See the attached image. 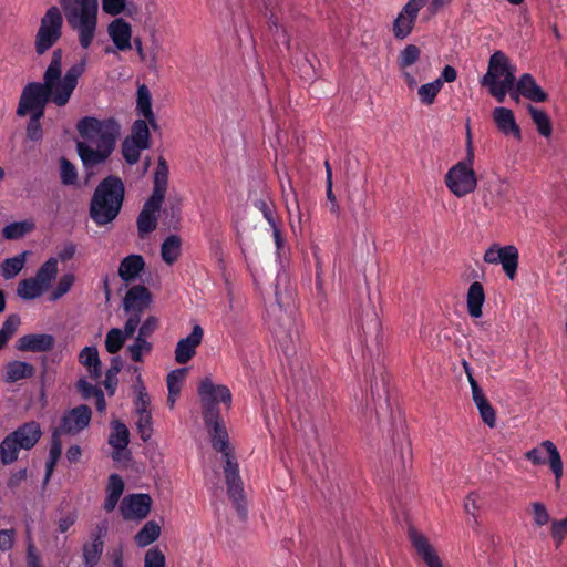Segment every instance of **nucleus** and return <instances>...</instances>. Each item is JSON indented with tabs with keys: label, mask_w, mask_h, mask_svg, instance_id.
<instances>
[{
	"label": "nucleus",
	"mask_w": 567,
	"mask_h": 567,
	"mask_svg": "<svg viewBox=\"0 0 567 567\" xmlns=\"http://www.w3.org/2000/svg\"><path fill=\"white\" fill-rule=\"evenodd\" d=\"M198 398L204 424L210 436L213 447L225 458L224 474L229 499L240 515L245 514V494L239 475L238 463L231 454L229 436L220 415L219 403L230 409L233 396L230 390L223 384H215L207 377L198 385Z\"/></svg>",
	"instance_id": "1"
},
{
	"label": "nucleus",
	"mask_w": 567,
	"mask_h": 567,
	"mask_svg": "<svg viewBox=\"0 0 567 567\" xmlns=\"http://www.w3.org/2000/svg\"><path fill=\"white\" fill-rule=\"evenodd\" d=\"M62 58L63 51L55 49L44 72L43 83L32 82L23 89L17 110L19 116H25L29 112L44 114L45 104L50 100L58 106L69 102L79 78L84 72L85 61L72 65L61 79Z\"/></svg>",
	"instance_id": "2"
},
{
	"label": "nucleus",
	"mask_w": 567,
	"mask_h": 567,
	"mask_svg": "<svg viewBox=\"0 0 567 567\" xmlns=\"http://www.w3.org/2000/svg\"><path fill=\"white\" fill-rule=\"evenodd\" d=\"M124 198V185L118 177L109 176L96 187L91 205L90 216L99 226L106 225L118 215Z\"/></svg>",
	"instance_id": "3"
},
{
	"label": "nucleus",
	"mask_w": 567,
	"mask_h": 567,
	"mask_svg": "<svg viewBox=\"0 0 567 567\" xmlns=\"http://www.w3.org/2000/svg\"><path fill=\"white\" fill-rule=\"evenodd\" d=\"M66 21L79 34V42L87 49L95 35L97 24V0H60Z\"/></svg>",
	"instance_id": "4"
},
{
	"label": "nucleus",
	"mask_w": 567,
	"mask_h": 567,
	"mask_svg": "<svg viewBox=\"0 0 567 567\" xmlns=\"http://www.w3.org/2000/svg\"><path fill=\"white\" fill-rule=\"evenodd\" d=\"M516 65L502 51L493 53L488 61L487 72L481 79V85L487 87L489 94L502 103L516 82Z\"/></svg>",
	"instance_id": "5"
},
{
	"label": "nucleus",
	"mask_w": 567,
	"mask_h": 567,
	"mask_svg": "<svg viewBox=\"0 0 567 567\" xmlns=\"http://www.w3.org/2000/svg\"><path fill=\"white\" fill-rule=\"evenodd\" d=\"M169 166L159 156L152 172V193L144 203V233L154 230L168 188Z\"/></svg>",
	"instance_id": "6"
},
{
	"label": "nucleus",
	"mask_w": 567,
	"mask_h": 567,
	"mask_svg": "<svg viewBox=\"0 0 567 567\" xmlns=\"http://www.w3.org/2000/svg\"><path fill=\"white\" fill-rule=\"evenodd\" d=\"M42 435L41 426L37 421H29L18 426L0 443V460L9 465L18 460L20 450H31Z\"/></svg>",
	"instance_id": "7"
},
{
	"label": "nucleus",
	"mask_w": 567,
	"mask_h": 567,
	"mask_svg": "<svg viewBox=\"0 0 567 567\" xmlns=\"http://www.w3.org/2000/svg\"><path fill=\"white\" fill-rule=\"evenodd\" d=\"M78 131L84 142L95 147H105L114 150L115 142L120 136L121 126L114 118L100 121L95 117L86 116L79 121Z\"/></svg>",
	"instance_id": "8"
},
{
	"label": "nucleus",
	"mask_w": 567,
	"mask_h": 567,
	"mask_svg": "<svg viewBox=\"0 0 567 567\" xmlns=\"http://www.w3.org/2000/svg\"><path fill=\"white\" fill-rule=\"evenodd\" d=\"M474 161L462 159L445 174V185L456 197H465L477 187V176L473 168Z\"/></svg>",
	"instance_id": "9"
},
{
	"label": "nucleus",
	"mask_w": 567,
	"mask_h": 567,
	"mask_svg": "<svg viewBox=\"0 0 567 567\" xmlns=\"http://www.w3.org/2000/svg\"><path fill=\"white\" fill-rule=\"evenodd\" d=\"M63 17L58 7H51L41 18L35 35V52L39 55L50 50L62 37Z\"/></svg>",
	"instance_id": "10"
},
{
	"label": "nucleus",
	"mask_w": 567,
	"mask_h": 567,
	"mask_svg": "<svg viewBox=\"0 0 567 567\" xmlns=\"http://www.w3.org/2000/svg\"><path fill=\"white\" fill-rule=\"evenodd\" d=\"M151 413L146 409V401L144 400V456L148 460L150 470L148 475L153 478L156 488L162 487L166 483L165 467L163 453L158 444L150 441L152 434Z\"/></svg>",
	"instance_id": "11"
},
{
	"label": "nucleus",
	"mask_w": 567,
	"mask_h": 567,
	"mask_svg": "<svg viewBox=\"0 0 567 567\" xmlns=\"http://www.w3.org/2000/svg\"><path fill=\"white\" fill-rule=\"evenodd\" d=\"M146 38L144 39V68L150 74L158 78L159 61L164 56V41L166 27L144 28Z\"/></svg>",
	"instance_id": "12"
},
{
	"label": "nucleus",
	"mask_w": 567,
	"mask_h": 567,
	"mask_svg": "<svg viewBox=\"0 0 567 567\" xmlns=\"http://www.w3.org/2000/svg\"><path fill=\"white\" fill-rule=\"evenodd\" d=\"M524 456L535 466L545 465L548 462L555 476L556 487L559 488V482L564 473V465L560 453L551 441H543L537 446L527 451Z\"/></svg>",
	"instance_id": "13"
},
{
	"label": "nucleus",
	"mask_w": 567,
	"mask_h": 567,
	"mask_svg": "<svg viewBox=\"0 0 567 567\" xmlns=\"http://www.w3.org/2000/svg\"><path fill=\"white\" fill-rule=\"evenodd\" d=\"M107 443L112 447V458L121 467H127L132 461V453L128 450L130 431L120 420L111 422V433Z\"/></svg>",
	"instance_id": "14"
},
{
	"label": "nucleus",
	"mask_w": 567,
	"mask_h": 567,
	"mask_svg": "<svg viewBox=\"0 0 567 567\" xmlns=\"http://www.w3.org/2000/svg\"><path fill=\"white\" fill-rule=\"evenodd\" d=\"M429 0H409L393 21L392 33L395 39L404 40L413 31L420 10Z\"/></svg>",
	"instance_id": "15"
},
{
	"label": "nucleus",
	"mask_w": 567,
	"mask_h": 567,
	"mask_svg": "<svg viewBox=\"0 0 567 567\" xmlns=\"http://www.w3.org/2000/svg\"><path fill=\"white\" fill-rule=\"evenodd\" d=\"M123 309L128 316L124 330L125 338L132 337L141 321L142 311V285L130 288L123 299Z\"/></svg>",
	"instance_id": "16"
},
{
	"label": "nucleus",
	"mask_w": 567,
	"mask_h": 567,
	"mask_svg": "<svg viewBox=\"0 0 567 567\" xmlns=\"http://www.w3.org/2000/svg\"><path fill=\"white\" fill-rule=\"evenodd\" d=\"M91 417V408L86 404H81L62 416L60 426L56 430H60V435L62 433L75 435L89 426Z\"/></svg>",
	"instance_id": "17"
},
{
	"label": "nucleus",
	"mask_w": 567,
	"mask_h": 567,
	"mask_svg": "<svg viewBox=\"0 0 567 567\" xmlns=\"http://www.w3.org/2000/svg\"><path fill=\"white\" fill-rule=\"evenodd\" d=\"M154 138L161 141L162 130L152 110V95L144 85V150L154 144Z\"/></svg>",
	"instance_id": "18"
},
{
	"label": "nucleus",
	"mask_w": 567,
	"mask_h": 567,
	"mask_svg": "<svg viewBox=\"0 0 567 567\" xmlns=\"http://www.w3.org/2000/svg\"><path fill=\"white\" fill-rule=\"evenodd\" d=\"M54 346V338L48 333H30L17 340L16 349L21 352H48Z\"/></svg>",
	"instance_id": "19"
},
{
	"label": "nucleus",
	"mask_w": 567,
	"mask_h": 567,
	"mask_svg": "<svg viewBox=\"0 0 567 567\" xmlns=\"http://www.w3.org/2000/svg\"><path fill=\"white\" fill-rule=\"evenodd\" d=\"M142 151V118L135 120L132 134L123 141L122 154L126 163L136 164Z\"/></svg>",
	"instance_id": "20"
},
{
	"label": "nucleus",
	"mask_w": 567,
	"mask_h": 567,
	"mask_svg": "<svg viewBox=\"0 0 567 567\" xmlns=\"http://www.w3.org/2000/svg\"><path fill=\"white\" fill-rule=\"evenodd\" d=\"M410 540L427 567H442V563L429 539L415 529L409 532Z\"/></svg>",
	"instance_id": "21"
},
{
	"label": "nucleus",
	"mask_w": 567,
	"mask_h": 567,
	"mask_svg": "<svg viewBox=\"0 0 567 567\" xmlns=\"http://www.w3.org/2000/svg\"><path fill=\"white\" fill-rule=\"evenodd\" d=\"M76 150L83 165L86 168L103 163L113 151L107 150L106 146L95 147L94 145L89 144L86 142H78Z\"/></svg>",
	"instance_id": "22"
},
{
	"label": "nucleus",
	"mask_w": 567,
	"mask_h": 567,
	"mask_svg": "<svg viewBox=\"0 0 567 567\" xmlns=\"http://www.w3.org/2000/svg\"><path fill=\"white\" fill-rule=\"evenodd\" d=\"M107 532L105 524L96 527V533L93 535V542L85 544L83 547V557L86 567H93L97 564L101 558L104 548V540Z\"/></svg>",
	"instance_id": "23"
},
{
	"label": "nucleus",
	"mask_w": 567,
	"mask_h": 567,
	"mask_svg": "<svg viewBox=\"0 0 567 567\" xmlns=\"http://www.w3.org/2000/svg\"><path fill=\"white\" fill-rule=\"evenodd\" d=\"M110 38L120 51L131 49V25L123 19H115L107 28Z\"/></svg>",
	"instance_id": "24"
},
{
	"label": "nucleus",
	"mask_w": 567,
	"mask_h": 567,
	"mask_svg": "<svg viewBox=\"0 0 567 567\" xmlns=\"http://www.w3.org/2000/svg\"><path fill=\"white\" fill-rule=\"evenodd\" d=\"M493 118L497 128L503 134H513L517 140H520V130L516 124L512 110L503 106L496 107L493 111Z\"/></svg>",
	"instance_id": "25"
},
{
	"label": "nucleus",
	"mask_w": 567,
	"mask_h": 567,
	"mask_svg": "<svg viewBox=\"0 0 567 567\" xmlns=\"http://www.w3.org/2000/svg\"><path fill=\"white\" fill-rule=\"evenodd\" d=\"M167 16L159 0H147L144 4V28L166 27Z\"/></svg>",
	"instance_id": "26"
},
{
	"label": "nucleus",
	"mask_w": 567,
	"mask_h": 567,
	"mask_svg": "<svg viewBox=\"0 0 567 567\" xmlns=\"http://www.w3.org/2000/svg\"><path fill=\"white\" fill-rule=\"evenodd\" d=\"M117 272L127 288L142 272V256L133 254L125 257L121 261Z\"/></svg>",
	"instance_id": "27"
},
{
	"label": "nucleus",
	"mask_w": 567,
	"mask_h": 567,
	"mask_svg": "<svg viewBox=\"0 0 567 567\" xmlns=\"http://www.w3.org/2000/svg\"><path fill=\"white\" fill-rule=\"evenodd\" d=\"M472 399L480 412V416L482 421L491 429L496 425V412L492 404L486 399L483 390L480 385H474V391H472Z\"/></svg>",
	"instance_id": "28"
},
{
	"label": "nucleus",
	"mask_w": 567,
	"mask_h": 567,
	"mask_svg": "<svg viewBox=\"0 0 567 567\" xmlns=\"http://www.w3.org/2000/svg\"><path fill=\"white\" fill-rule=\"evenodd\" d=\"M516 83L518 85V91L527 100L538 103L547 100V94L537 84L532 74L524 73Z\"/></svg>",
	"instance_id": "29"
},
{
	"label": "nucleus",
	"mask_w": 567,
	"mask_h": 567,
	"mask_svg": "<svg viewBox=\"0 0 567 567\" xmlns=\"http://www.w3.org/2000/svg\"><path fill=\"white\" fill-rule=\"evenodd\" d=\"M124 492V481L118 474H111L106 485V498L103 505L105 512L111 513L115 509Z\"/></svg>",
	"instance_id": "30"
},
{
	"label": "nucleus",
	"mask_w": 567,
	"mask_h": 567,
	"mask_svg": "<svg viewBox=\"0 0 567 567\" xmlns=\"http://www.w3.org/2000/svg\"><path fill=\"white\" fill-rule=\"evenodd\" d=\"M485 301V292L481 282H472L466 295L468 315L473 318L482 316V307Z\"/></svg>",
	"instance_id": "31"
},
{
	"label": "nucleus",
	"mask_w": 567,
	"mask_h": 567,
	"mask_svg": "<svg viewBox=\"0 0 567 567\" xmlns=\"http://www.w3.org/2000/svg\"><path fill=\"white\" fill-rule=\"evenodd\" d=\"M120 513L124 520L142 519V493L126 495L121 502Z\"/></svg>",
	"instance_id": "32"
},
{
	"label": "nucleus",
	"mask_w": 567,
	"mask_h": 567,
	"mask_svg": "<svg viewBox=\"0 0 567 567\" xmlns=\"http://www.w3.org/2000/svg\"><path fill=\"white\" fill-rule=\"evenodd\" d=\"M186 373H187V369L181 368V369L171 371L167 375V389H168L167 405L171 410L174 409L175 403L178 399Z\"/></svg>",
	"instance_id": "33"
},
{
	"label": "nucleus",
	"mask_w": 567,
	"mask_h": 567,
	"mask_svg": "<svg viewBox=\"0 0 567 567\" xmlns=\"http://www.w3.org/2000/svg\"><path fill=\"white\" fill-rule=\"evenodd\" d=\"M34 374V368L27 362L11 361L4 368L3 381L13 383L22 379L31 378Z\"/></svg>",
	"instance_id": "34"
},
{
	"label": "nucleus",
	"mask_w": 567,
	"mask_h": 567,
	"mask_svg": "<svg viewBox=\"0 0 567 567\" xmlns=\"http://www.w3.org/2000/svg\"><path fill=\"white\" fill-rule=\"evenodd\" d=\"M60 436V430H54L51 437L49 458L45 463V475L43 480L44 484H47L50 481L52 473L56 466V463L61 457L62 443Z\"/></svg>",
	"instance_id": "35"
},
{
	"label": "nucleus",
	"mask_w": 567,
	"mask_h": 567,
	"mask_svg": "<svg viewBox=\"0 0 567 567\" xmlns=\"http://www.w3.org/2000/svg\"><path fill=\"white\" fill-rule=\"evenodd\" d=\"M204 331L199 324H195L189 336L177 343L175 354H194L203 339Z\"/></svg>",
	"instance_id": "36"
},
{
	"label": "nucleus",
	"mask_w": 567,
	"mask_h": 567,
	"mask_svg": "<svg viewBox=\"0 0 567 567\" xmlns=\"http://www.w3.org/2000/svg\"><path fill=\"white\" fill-rule=\"evenodd\" d=\"M518 249L513 246L508 245L502 248V255L499 259V262L503 267V270L505 271L506 276L509 279H514L516 276V270L518 266Z\"/></svg>",
	"instance_id": "37"
},
{
	"label": "nucleus",
	"mask_w": 567,
	"mask_h": 567,
	"mask_svg": "<svg viewBox=\"0 0 567 567\" xmlns=\"http://www.w3.org/2000/svg\"><path fill=\"white\" fill-rule=\"evenodd\" d=\"M181 238L176 235L168 236L161 246V257L167 265H173L181 256Z\"/></svg>",
	"instance_id": "38"
},
{
	"label": "nucleus",
	"mask_w": 567,
	"mask_h": 567,
	"mask_svg": "<svg viewBox=\"0 0 567 567\" xmlns=\"http://www.w3.org/2000/svg\"><path fill=\"white\" fill-rule=\"evenodd\" d=\"M45 289L32 277L19 282L17 295L23 300H32L40 297Z\"/></svg>",
	"instance_id": "39"
},
{
	"label": "nucleus",
	"mask_w": 567,
	"mask_h": 567,
	"mask_svg": "<svg viewBox=\"0 0 567 567\" xmlns=\"http://www.w3.org/2000/svg\"><path fill=\"white\" fill-rule=\"evenodd\" d=\"M27 251L19 254L12 258H7L1 264V275L9 280L14 278L24 267Z\"/></svg>",
	"instance_id": "40"
},
{
	"label": "nucleus",
	"mask_w": 567,
	"mask_h": 567,
	"mask_svg": "<svg viewBox=\"0 0 567 567\" xmlns=\"http://www.w3.org/2000/svg\"><path fill=\"white\" fill-rule=\"evenodd\" d=\"M33 229L34 223L31 220L14 221L2 229V235L6 239L16 240L22 238Z\"/></svg>",
	"instance_id": "41"
},
{
	"label": "nucleus",
	"mask_w": 567,
	"mask_h": 567,
	"mask_svg": "<svg viewBox=\"0 0 567 567\" xmlns=\"http://www.w3.org/2000/svg\"><path fill=\"white\" fill-rule=\"evenodd\" d=\"M58 274V260L50 258L38 270L34 278L47 290Z\"/></svg>",
	"instance_id": "42"
},
{
	"label": "nucleus",
	"mask_w": 567,
	"mask_h": 567,
	"mask_svg": "<svg viewBox=\"0 0 567 567\" xmlns=\"http://www.w3.org/2000/svg\"><path fill=\"white\" fill-rule=\"evenodd\" d=\"M528 112L533 118V122L537 126V130L540 135L548 137L551 134V123L548 115L532 105L528 106Z\"/></svg>",
	"instance_id": "43"
},
{
	"label": "nucleus",
	"mask_w": 567,
	"mask_h": 567,
	"mask_svg": "<svg viewBox=\"0 0 567 567\" xmlns=\"http://www.w3.org/2000/svg\"><path fill=\"white\" fill-rule=\"evenodd\" d=\"M442 90V81L434 80L430 83L423 84L417 90V95L420 101L425 105H431L434 103L435 97Z\"/></svg>",
	"instance_id": "44"
},
{
	"label": "nucleus",
	"mask_w": 567,
	"mask_h": 567,
	"mask_svg": "<svg viewBox=\"0 0 567 567\" xmlns=\"http://www.w3.org/2000/svg\"><path fill=\"white\" fill-rule=\"evenodd\" d=\"M20 317L10 315L0 328V350L4 348L8 341L13 337L20 326Z\"/></svg>",
	"instance_id": "45"
},
{
	"label": "nucleus",
	"mask_w": 567,
	"mask_h": 567,
	"mask_svg": "<svg viewBox=\"0 0 567 567\" xmlns=\"http://www.w3.org/2000/svg\"><path fill=\"white\" fill-rule=\"evenodd\" d=\"M420 56V48L415 44H408L403 50H401L398 56V65L401 70H405L416 63Z\"/></svg>",
	"instance_id": "46"
},
{
	"label": "nucleus",
	"mask_w": 567,
	"mask_h": 567,
	"mask_svg": "<svg viewBox=\"0 0 567 567\" xmlns=\"http://www.w3.org/2000/svg\"><path fill=\"white\" fill-rule=\"evenodd\" d=\"M163 526V517L144 523V547L155 543L161 537Z\"/></svg>",
	"instance_id": "47"
},
{
	"label": "nucleus",
	"mask_w": 567,
	"mask_h": 567,
	"mask_svg": "<svg viewBox=\"0 0 567 567\" xmlns=\"http://www.w3.org/2000/svg\"><path fill=\"white\" fill-rule=\"evenodd\" d=\"M144 567H166V556L159 546H152L144 553Z\"/></svg>",
	"instance_id": "48"
},
{
	"label": "nucleus",
	"mask_w": 567,
	"mask_h": 567,
	"mask_svg": "<svg viewBox=\"0 0 567 567\" xmlns=\"http://www.w3.org/2000/svg\"><path fill=\"white\" fill-rule=\"evenodd\" d=\"M125 340V334L121 329H111L105 338V348L107 352L113 354L120 351Z\"/></svg>",
	"instance_id": "49"
},
{
	"label": "nucleus",
	"mask_w": 567,
	"mask_h": 567,
	"mask_svg": "<svg viewBox=\"0 0 567 567\" xmlns=\"http://www.w3.org/2000/svg\"><path fill=\"white\" fill-rule=\"evenodd\" d=\"M281 189H282V196L285 198L286 206H287L290 217L292 216V210H291V205H290L288 197H289V195H291V204H293L295 208H296V220L300 225L301 224V210H300V206L298 203L297 194H296V192L292 187L291 181L289 178H288V189L286 188V186L282 183H281Z\"/></svg>",
	"instance_id": "50"
},
{
	"label": "nucleus",
	"mask_w": 567,
	"mask_h": 567,
	"mask_svg": "<svg viewBox=\"0 0 567 567\" xmlns=\"http://www.w3.org/2000/svg\"><path fill=\"white\" fill-rule=\"evenodd\" d=\"M533 522L536 526L542 527L549 523L550 516L547 507L540 502H534L530 504Z\"/></svg>",
	"instance_id": "51"
},
{
	"label": "nucleus",
	"mask_w": 567,
	"mask_h": 567,
	"mask_svg": "<svg viewBox=\"0 0 567 567\" xmlns=\"http://www.w3.org/2000/svg\"><path fill=\"white\" fill-rule=\"evenodd\" d=\"M551 538L558 548L567 535V516L559 520H553L550 525Z\"/></svg>",
	"instance_id": "52"
},
{
	"label": "nucleus",
	"mask_w": 567,
	"mask_h": 567,
	"mask_svg": "<svg viewBox=\"0 0 567 567\" xmlns=\"http://www.w3.org/2000/svg\"><path fill=\"white\" fill-rule=\"evenodd\" d=\"M78 178L75 166L66 158H61V182L64 185H74Z\"/></svg>",
	"instance_id": "53"
},
{
	"label": "nucleus",
	"mask_w": 567,
	"mask_h": 567,
	"mask_svg": "<svg viewBox=\"0 0 567 567\" xmlns=\"http://www.w3.org/2000/svg\"><path fill=\"white\" fill-rule=\"evenodd\" d=\"M43 116L41 112L33 113L30 122L27 126V136L31 141H39L42 137V127L40 124V118Z\"/></svg>",
	"instance_id": "54"
},
{
	"label": "nucleus",
	"mask_w": 567,
	"mask_h": 567,
	"mask_svg": "<svg viewBox=\"0 0 567 567\" xmlns=\"http://www.w3.org/2000/svg\"><path fill=\"white\" fill-rule=\"evenodd\" d=\"M81 359L84 358V360H81V363L84 364L87 369L89 375L91 379L99 381L102 377V367L100 357H80Z\"/></svg>",
	"instance_id": "55"
},
{
	"label": "nucleus",
	"mask_w": 567,
	"mask_h": 567,
	"mask_svg": "<svg viewBox=\"0 0 567 567\" xmlns=\"http://www.w3.org/2000/svg\"><path fill=\"white\" fill-rule=\"evenodd\" d=\"M74 282V277L71 274L64 275L59 280L53 293H52V300H56L64 296L72 287Z\"/></svg>",
	"instance_id": "56"
},
{
	"label": "nucleus",
	"mask_w": 567,
	"mask_h": 567,
	"mask_svg": "<svg viewBox=\"0 0 567 567\" xmlns=\"http://www.w3.org/2000/svg\"><path fill=\"white\" fill-rule=\"evenodd\" d=\"M76 389L83 396V399L95 398L99 391H102L99 386L91 384L85 379H80L76 383Z\"/></svg>",
	"instance_id": "57"
},
{
	"label": "nucleus",
	"mask_w": 567,
	"mask_h": 567,
	"mask_svg": "<svg viewBox=\"0 0 567 567\" xmlns=\"http://www.w3.org/2000/svg\"><path fill=\"white\" fill-rule=\"evenodd\" d=\"M126 0H102V9L110 16H117L123 12Z\"/></svg>",
	"instance_id": "58"
},
{
	"label": "nucleus",
	"mask_w": 567,
	"mask_h": 567,
	"mask_svg": "<svg viewBox=\"0 0 567 567\" xmlns=\"http://www.w3.org/2000/svg\"><path fill=\"white\" fill-rule=\"evenodd\" d=\"M389 383V378L385 373H380V381L375 380L374 382H371V396L374 400L375 398H381L383 394L386 393V388Z\"/></svg>",
	"instance_id": "59"
},
{
	"label": "nucleus",
	"mask_w": 567,
	"mask_h": 567,
	"mask_svg": "<svg viewBox=\"0 0 567 567\" xmlns=\"http://www.w3.org/2000/svg\"><path fill=\"white\" fill-rule=\"evenodd\" d=\"M255 206L262 213L264 218L268 221L270 227H275L276 219L272 212V206L264 199L255 203Z\"/></svg>",
	"instance_id": "60"
},
{
	"label": "nucleus",
	"mask_w": 567,
	"mask_h": 567,
	"mask_svg": "<svg viewBox=\"0 0 567 567\" xmlns=\"http://www.w3.org/2000/svg\"><path fill=\"white\" fill-rule=\"evenodd\" d=\"M478 498V494L473 492L470 493L464 499V509L468 515H472L473 517L476 516L480 509Z\"/></svg>",
	"instance_id": "61"
},
{
	"label": "nucleus",
	"mask_w": 567,
	"mask_h": 567,
	"mask_svg": "<svg viewBox=\"0 0 567 567\" xmlns=\"http://www.w3.org/2000/svg\"><path fill=\"white\" fill-rule=\"evenodd\" d=\"M135 394V412L138 415L137 420L135 421V425L138 432H142V426H144V423H142V385H135L134 389Z\"/></svg>",
	"instance_id": "62"
},
{
	"label": "nucleus",
	"mask_w": 567,
	"mask_h": 567,
	"mask_svg": "<svg viewBox=\"0 0 567 567\" xmlns=\"http://www.w3.org/2000/svg\"><path fill=\"white\" fill-rule=\"evenodd\" d=\"M13 535H14V530L12 528L0 530V550L1 551H8L12 548Z\"/></svg>",
	"instance_id": "63"
},
{
	"label": "nucleus",
	"mask_w": 567,
	"mask_h": 567,
	"mask_svg": "<svg viewBox=\"0 0 567 567\" xmlns=\"http://www.w3.org/2000/svg\"><path fill=\"white\" fill-rule=\"evenodd\" d=\"M502 248L498 245H492L484 254V261L487 264H498L502 255Z\"/></svg>",
	"instance_id": "64"
}]
</instances>
